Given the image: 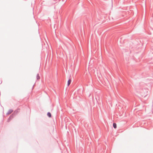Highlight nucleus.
<instances>
[{
	"label": "nucleus",
	"mask_w": 153,
	"mask_h": 153,
	"mask_svg": "<svg viewBox=\"0 0 153 153\" xmlns=\"http://www.w3.org/2000/svg\"><path fill=\"white\" fill-rule=\"evenodd\" d=\"M12 111H12V110H10V112H9V113H8V114H10V113H11Z\"/></svg>",
	"instance_id": "39448f33"
},
{
	"label": "nucleus",
	"mask_w": 153,
	"mask_h": 153,
	"mask_svg": "<svg viewBox=\"0 0 153 153\" xmlns=\"http://www.w3.org/2000/svg\"><path fill=\"white\" fill-rule=\"evenodd\" d=\"M47 115L49 117H51V114L50 113L48 112L47 113Z\"/></svg>",
	"instance_id": "7ed1b4c3"
},
{
	"label": "nucleus",
	"mask_w": 153,
	"mask_h": 153,
	"mask_svg": "<svg viewBox=\"0 0 153 153\" xmlns=\"http://www.w3.org/2000/svg\"><path fill=\"white\" fill-rule=\"evenodd\" d=\"M113 127L114 128H117V125L116 123H114L113 124Z\"/></svg>",
	"instance_id": "f03ea898"
},
{
	"label": "nucleus",
	"mask_w": 153,
	"mask_h": 153,
	"mask_svg": "<svg viewBox=\"0 0 153 153\" xmlns=\"http://www.w3.org/2000/svg\"><path fill=\"white\" fill-rule=\"evenodd\" d=\"M71 82V79H69L68 82V85L69 86Z\"/></svg>",
	"instance_id": "f257e3e1"
},
{
	"label": "nucleus",
	"mask_w": 153,
	"mask_h": 153,
	"mask_svg": "<svg viewBox=\"0 0 153 153\" xmlns=\"http://www.w3.org/2000/svg\"><path fill=\"white\" fill-rule=\"evenodd\" d=\"M40 79V77L38 75H37V79Z\"/></svg>",
	"instance_id": "20e7f679"
}]
</instances>
